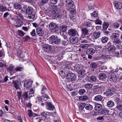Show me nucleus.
<instances>
[{"label": "nucleus", "mask_w": 122, "mask_h": 122, "mask_svg": "<svg viewBox=\"0 0 122 122\" xmlns=\"http://www.w3.org/2000/svg\"><path fill=\"white\" fill-rule=\"evenodd\" d=\"M108 79L111 81L114 82L117 80V78L115 75H112L108 76Z\"/></svg>", "instance_id": "25"}, {"label": "nucleus", "mask_w": 122, "mask_h": 122, "mask_svg": "<svg viewBox=\"0 0 122 122\" xmlns=\"http://www.w3.org/2000/svg\"><path fill=\"white\" fill-rule=\"evenodd\" d=\"M49 27L52 32H55L57 30V27L55 24L51 23L49 25Z\"/></svg>", "instance_id": "8"}, {"label": "nucleus", "mask_w": 122, "mask_h": 122, "mask_svg": "<svg viewBox=\"0 0 122 122\" xmlns=\"http://www.w3.org/2000/svg\"><path fill=\"white\" fill-rule=\"evenodd\" d=\"M102 99V97L100 95H97L95 97V100L97 101H101Z\"/></svg>", "instance_id": "29"}, {"label": "nucleus", "mask_w": 122, "mask_h": 122, "mask_svg": "<svg viewBox=\"0 0 122 122\" xmlns=\"http://www.w3.org/2000/svg\"><path fill=\"white\" fill-rule=\"evenodd\" d=\"M65 1L66 3V6L69 7H72L74 5V2L72 0H66Z\"/></svg>", "instance_id": "11"}, {"label": "nucleus", "mask_w": 122, "mask_h": 122, "mask_svg": "<svg viewBox=\"0 0 122 122\" xmlns=\"http://www.w3.org/2000/svg\"><path fill=\"white\" fill-rule=\"evenodd\" d=\"M41 115L46 119H48L47 112L43 111L41 113Z\"/></svg>", "instance_id": "40"}, {"label": "nucleus", "mask_w": 122, "mask_h": 122, "mask_svg": "<svg viewBox=\"0 0 122 122\" xmlns=\"http://www.w3.org/2000/svg\"><path fill=\"white\" fill-rule=\"evenodd\" d=\"M95 50L97 51H98L101 50H102V47L101 46H97L95 47Z\"/></svg>", "instance_id": "58"}, {"label": "nucleus", "mask_w": 122, "mask_h": 122, "mask_svg": "<svg viewBox=\"0 0 122 122\" xmlns=\"http://www.w3.org/2000/svg\"><path fill=\"white\" fill-rule=\"evenodd\" d=\"M61 48V47L59 46L57 47L56 46L55 47L54 51L56 52H59L60 51V49Z\"/></svg>", "instance_id": "62"}, {"label": "nucleus", "mask_w": 122, "mask_h": 122, "mask_svg": "<svg viewBox=\"0 0 122 122\" xmlns=\"http://www.w3.org/2000/svg\"><path fill=\"white\" fill-rule=\"evenodd\" d=\"M115 89L114 88L112 87L108 89L106 91V92L104 93L106 96H110L113 94V92L114 91Z\"/></svg>", "instance_id": "9"}, {"label": "nucleus", "mask_w": 122, "mask_h": 122, "mask_svg": "<svg viewBox=\"0 0 122 122\" xmlns=\"http://www.w3.org/2000/svg\"><path fill=\"white\" fill-rule=\"evenodd\" d=\"M6 8L2 5H0V11L1 12L5 11Z\"/></svg>", "instance_id": "61"}, {"label": "nucleus", "mask_w": 122, "mask_h": 122, "mask_svg": "<svg viewBox=\"0 0 122 122\" xmlns=\"http://www.w3.org/2000/svg\"><path fill=\"white\" fill-rule=\"evenodd\" d=\"M14 13L16 15L15 16V17L13 18V20H15V21H20V19H22L23 18L21 14L16 12Z\"/></svg>", "instance_id": "7"}, {"label": "nucleus", "mask_w": 122, "mask_h": 122, "mask_svg": "<svg viewBox=\"0 0 122 122\" xmlns=\"http://www.w3.org/2000/svg\"><path fill=\"white\" fill-rule=\"evenodd\" d=\"M7 69L8 71L10 73H11V72L13 71L14 72H15V69L14 66L12 64L10 65L7 68Z\"/></svg>", "instance_id": "16"}, {"label": "nucleus", "mask_w": 122, "mask_h": 122, "mask_svg": "<svg viewBox=\"0 0 122 122\" xmlns=\"http://www.w3.org/2000/svg\"><path fill=\"white\" fill-rule=\"evenodd\" d=\"M91 23L90 22L86 20L85 21L83 24V26L84 27H88L91 25Z\"/></svg>", "instance_id": "31"}, {"label": "nucleus", "mask_w": 122, "mask_h": 122, "mask_svg": "<svg viewBox=\"0 0 122 122\" xmlns=\"http://www.w3.org/2000/svg\"><path fill=\"white\" fill-rule=\"evenodd\" d=\"M97 66V65L94 62H92L90 64V67L92 68L96 69Z\"/></svg>", "instance_id": "49"}, {"label": "nucleus", "mask_w": 122, "mask_h": 122, "mask_svg": "<svg viewBox=\"0 0 122 122\" xmlns=\"http://www.w3.org/2000/svg\"><path fill=\"white\" fill-rule=\"evenodd\" d=\"M16 81L14 80H12L13 84H14V87L16 89H19V87Z\"/></svg>", "instance_id": "43"}, {"label": "nucleus", "mask_w": 122, "mask_h": 122, "mask_svg": "<svg viewBox=\"0 0 122 122\" xmlns=\"http://www.w3.org/2000/svg\"><path fill=\"white\" fill-rule=\"evenodd\" d=\"M31 85L32 82L31 81H25L24 83V86L26 88H28L30 87Z\"/></svg>", "instance_id": "19"}, {"label": "nucleus", "mask_w": 122, "mask_h": 122, "mask_svg": "<svg viewBox=\"0 0 122 122\" xmlns=\"http://www.w3.org/2000/svg\"><path fill=\"white\" fill-rule=\"evenodd\" d=\"M109 26V24L107 22L104 23L103 25V27L104 30H106Z\"/></svg>", "instance_id": "50"}, {"label": "nucleus", "mask_w": 122, "mask_h": 122, "mask_svg": "<svg viewBox=\"0 0 122 122\" xmlns=\"http://www.w3.org/2000/svg\"><path fill=\"white\" fill-rule=\"evenodd\" d=\"M18 32L19 36H20L22 37L24 35V32L21 30H18Z\"/></svg>", "instance_id": "52"}, {"label": "nucleus", "mask_w": 122, "mask_h": 122, "mask_svg": "<svg viewBox=\"0 0 122 122\" xmlns=\"http://www.w3.org/2000/svg\"><path fill=\"white\" fill-rule=\"evenodd\" d=\"M108 41V38L106 36L102 37L101 39V41L103 43H106Z\"/></svg>", "instance_id": "44"}, {"label": "nucleus", "mask_w": 122, "mask_h": 122, "mask_svg": "<svg viewBox=\"0 0 122 122\" xmlns=\"http://www.w3.org/2000/svg\"><path fill=\"white\" fill-rule=\"evenodd\" d=\"M36 31L37 35L39 36H42L44 34L43 30L41 28H37L36 29Z\"/></svg>", "instance_id": "13"}, {"label": "nucleus", "mask_w": 122, "mask_h": 122, "mask_svg": "<svg viewBox=\"0 0 122 122\" xmlns=\"http://www.w3.org/2000/svg\"><path fill=\"white\" fill-rule=\"evenodd\" d=\"M102 108V106L101 104H97L95 105V109L96 111H98L100 110Z\"/></svg>", "instance_id": "35"}, {"label": "nucleus", "mask_w": 122, "mask_h": 122, "mask_svg": "<svg viewBox=\"0 0 122 122\" xmlns=\"http://www.w3.org/2000/svg\"><path fill=\"white\" fill-rule=\"evenodd\" d=\"M75 70L78 74V76L82 77L84 75V72L83 71V68L82 67H80V66L77 64L74 67Z\"/></svg>", "instance_id": "3"}, {"label": "nucleus", "mask_w": 122, "mask_h": 122, "mask_svg": "<svg viewBox=\"0 0 122 122\" xmlns=\"http://www.w3.org/2000/svg\"><path fill=\"white\" fill-rule=\"evenodd\" d=\"M117 109L119 110H122V104H118L117 106Z\"/></svg>", "instance_id": "63"}, {"label": "nucleus", "mask_w": 122, "mask_h": 122, "mask_svg": "<svg viewBox=\"0 0 122 122\" xmlns=\"http://www.w3.org/2000/svg\"><path fill=\"white\" fill-rule=\"evenodd\" d=\"M51 8L53 10L52 12L53 14L55 15L58 14L59 13L57 10V7L56 6L53 5L51 6Z\"/></svg>", "instance_id": "12"}, {"label": "nucleus", "mask_w": 122, "mask_h": 122, "mask_svg": "<svg viewBox=\"0 0 122 122\" xmlns=\"http://www.w3.org/2000/svg\"><path fill=\"white\" fill-rule=\"evenodd\" d=\"M95 52V51L93 49L89 48L87 50L86 54H87L92 55Z\"/></svg>", "instance_id": "18"}, {"label": "nucleus", "mask_w": 122, "mask_h": 122, "mask_svg": "<svg viewBox=\"0 0 122 122\" xmlns=\"http://www.w3.org/2000/svg\"><path fill=\"white\" fill-rule=\"evenodd\" d=\"M26 12L27 14L30 15L28 16V18L29 19H33L35 17V14H33V10L32 8L28 7L27 9Z\"/></svg>", "instance_id": "4"}, {"label": "nucleus", "mask_w": 122, "mask_h": 122, "mask_svg": "<svg viewBox=\"0 0 122 122\" xmlns=\"http://www.w3.org/2000/svg\"><path fill=\"white\" fill-rule=\"evenodd\" d=\"M63 56L59 54L53 57V58H55L54 59L56 61H59L62 58Z\"/></svg>", "instance_id": "28"}, {"label": "nucleus", "mask_w": 122, "mask_h": 122, "mask_svg": "<svg viewBox=\"0 0 122 122\" xmlns=\"http://www.w3.org/2000/svg\"><path fill=\"white\" fill-rule=\"evenodd\" d=\"M115 5L116 8L118 9H121L122 8V4L120 2H116Z\"/></svg>", "instance_id": "24"}, {"label": "nucleus", "mask_w": 122, "mask_h": 122, "mask_svg": "<svg viewBox=\"0 0 122 122\" xmlns=\"http://www.w3.org/2000/svg\"><path fill=\"white\" fill-rule=\"evenodd\" d=\"M88 82L90 83H93L95 82L96 80V78L95 76H92L88 77L87 79Z\"/></svg>", "instance_id": "15"}, {"label": "nucleus", "mask_w": 122, "mask_h": 122, "mask_svg": "<svg viewBox=\"0 0 122 122\" xmlns=\"http://www.w3.org/2000/svg\"><path fill=\"white\" fill-rule=\"evenodd\" d=\"M23 68L19 66H17L16 67L15 69V72L18 71H21L23 70Z\"/></svg>", "instance_id": "45"}, {"label": "nucleus", "mask_w": 122, "mask_h": 122, "mask_svg": "<svg viewBox=\"0 0 122 122\" xmlns=\"http://www.w3.org/2000/svg\"><path fill=\"white\" fill-rule=\"evenodd\" d=\"M86 103H81L79 105V108L81 110H83L84 107H85Z\"/></svg>", "instance_id": "55"}, {"label": "nucleus", "mask_w": 122, "mask_h": 122, "mask_svg": "<svg viewBox=\"0 0 122 122\" xmlns=\"http://www.w3.org/2000/svg\"><path fill=\"white\" fill-rule=\"evenodd\" d=\"M119 35L117 33H113L111 37V38L112 40L116 39H118L119 37Z\"/></svg>", "instance_id": "27"}, {"label": "nucleus", "mask_w": 122, "mask_h": 122, "mask_svg": "<svg viewBox=\"0 0 122 122\" xmlns=\"http://www.w3.org/2000/svg\"><path fill=\"white\" fill-rule=\"evenodd\" d=\"M49 39L52 42L51 43L53 44L60 43V39L58 38L57 36H52L49 38Z\"/></svg>", "instance_id": "5"}, {"label": "nucleus", "mask_w": 122, "mask_h": 122, "mask_svg": "<svg viewBox=\"0 0 122 122\" xmlns=\"http://www.w3.org/2000/svg\"><path fill=\"white\" fill-rule=\"evenodd\" d=\"M22 97L25 100H28L30 99L28 94V92H23L22 95Z\"/></svg>", "instance_id": "20"}, {"label": "nucleus", "mask_w": 122, "mask_h": 122, "mask_svg": "<svg viewBox=\"0 0 122 122\" xmlns=\"http://www.w3.org/2000/svg\"><path fill=\"white\" fill-rule=\"evenodd\" d=\"M28 115L30 117H31L33 116H35L36 115V114L33 113L30 109L28 110Z\"/></svg>", "instance_id": "33"}, {"label": "nucleus", "mask_w": 122, "mask_h": 122, "mask_svg": "<svg viewBox=\"0 0 122 122\" xmlns=\"http://www.w3.org/2000/svg\"><path fill=\"white\" fill-rule=\"evenodd\" d=\"M43 49L45 51H51V46L49 45H45L43 46Z\"/></svg>", "instance_id": "23"}, {"label": "nucleus", "mask_w": 122, "mask_h": 122, "mask_svg": "<svg viewBox=\"0 0 122 122\" xmlns=\"http://www.w3.org/2000/svg\"><path fill=\"white\" fill-rule=\"evenodd\" d=\"M14 6L16 9L20 10L21 8V6L20 3H15L14 4Z\"/></svg>", "instance_id": "37"}, {"label": "nucleus", "mask_w": 122, "mask_h": 122, "mask_svg": "<svg viewBox=\"0 0 122 122\" xmlns=\"http://www.w3.org/2000/svg\"><path fill=\"white\" fill-rule=\"evenodd\" d=\"M87 39L92 41L94 42L95 41L94 38L93 37V35L90 34L87 36Z\"/></svg>", "instance_id": "41"}, {"label": "nucleus", "mask_w": 122, "mask_h": 122, "mask_svg": "<svg viewBox=\"0 0 122 122\" xmlns=\"http://www.w3.org/2000/svg\"><path fill=\"white\" fill-rule=\"evenodd\" d=\"M102 58L103 59L107 60L110 58V57L109 56L106 54L102 55Z\"/></svg>", "instance_id": "53"}, {"label": "nucleus", "mask_w": 122, "mask_h": 122, "mask_svg": "<svg viewBox=\"0 0 122 122\" xmlns=\"http://www.w3.org/2000/svg\"><path fill=\"white\" fill-rule=\"evenodd\" d=\"M79 100L81 101H85L87 100L88 97L87 96L85 95L82 96H80L79 97Z\"/></svg>", "instance_id": "34"}, {"label": "nucleus", "mask_w": 122, "mask_h": 122, "mask_svg": "<svg viewBox=\"0 0 122 122\" xmlns=\"http://www.w3.org/2000/svg\"><path fill=\"white\" fill-rule=\"evenodd\" d=\"M67 26L66 25H63L61 26L60 27V29L61 32L60 34H61V32H66L67 30Z\"/></svg>", "instance_id": "21"}, {"label": "nucleus", "mask_w": 122, "mask_h": 122, "mask_svg": "<svg viewBox=\"0 0 122 122\" xmlns=\"http://www.w3.org/2000/svg\"><path fill=\"white\" fill-rule=\"evenodd\" d=\"M114 105V102L112 101H108L107 103V106L109 107H112Z\"/></svg>", "instance_id": "32"}, {"label": "nucleus", "mask_w": 122, "mask_h": 122, "mask_svg": "<svg viewBox=\"0 0 122 122\" xmlns=\"http://www.w3.org/2000/svg\"><path fill=\"white\" fill-rule=\"evenodd\" d=\"M41 91V93L42 94H45V96H44V98L45 101H46V100H47V99L49 98V97L46 94L47 93L48 91L45 86H42Z\"/></svg>", "instance_id": "6"}, {"label": "nucleus", "mask_w": 122, "mask_h": 122, "mask_svg": "<svg viewBox=\"0 0 122 122\" xmlns=\"http://www.w3.org/2000/svg\"><path fill=\"white\" fill-rule=\"evenodd\" d=\"M34 93V91L33 89H31L30 91L28 92V93L30 98V97L33 96L32 95Z\"/></svg>", "instance_id": "57"}, {"label": "nucleus", "mask_w": 122, "mask_h": 122, "mask_svg": "<svg viewBox=\"0 0 122 122\" xmlns=\"http://www.w3.org/2000/svg\"><path fill=\"white\" fill-rule=\"evenodd\" d=\"M68 12L71 14H73L74 13L75 10L73 8H70L67 9Z\"/></svg>", "instance_id": "59"}, {"label": "nucleus", "mask_w": 122, "mask_h": 122, "mask_svg": "<svg viewBox=\"0 0 122 122\" xmlns=\"http://www.w3.org/2000/svg\"><path fill=\"white\" fill-rule=\"evenodd\" d=\"M34 93V91L33 89H31L30 91L28 92V93L30 98V97L33 96L32 95Z\"/></svg>", "instance_id": "56"}, {"label": "nucleus", "mask_w": 122, "mask_h": 122, "mask_svg": "<svg viewBox=\"0 0 122 122\" xmlns=\"http://www.w3.org/2000/svg\"><path fill=\"white\" fill-rule=\"evenodd\" d=\"M68 34L70 36H75L78 34L76 30L73 29L69 30L68 31Z\"/></svg>", "instance_id": "10"}, {"label": "nucleus", "mask_w": 122, "mask_h": 122, "mask_svg": "<svg viewBox=\"0 0 122 122\" xmlns=\"http://www.w3.org/2000/svg\"><path fill=\"white\" fill-rule=\"evenodd\" d=\"M115 49V47L113 45H109V46L108 48V50L110 52L113 51Z\"/></svg>", "instance_id": "36"}, {"label": "nucleus", "mask_w": 122, "mask_h": 122, "mask_svg": "<svg viewBox=\"0 0 122 122\" xmlns=\"http://www.w3.org/2000/svg\"><path fill=\"white\" fill-rule=\"evenodd\" d=\"M80 47L83 49H86L89 47L88 44H85L83 45H80L79 46Z\"/></svg>", "instance_id": "46"}, {"label": "nucleus", "mask_w": 122, "mask_h": 122, "mask_svg": "<svg viewBox=\"0 0 122 122\" xmlns=\"http://www.w3.org/2000/svg\"><path fill=\"white\" fill-rule=\"evenodd\" d=\"M78 40V38L77 37H74L70 39V41L71 43L75 44L77 42Z\"/></svg>", "instance_id": "26"}, {"label": "nucleus", "mask_w": 122, "mask_h": 122, "mask_svg": "<svg viewBox=\"0 0 122 122\" xmlns=\"http://www.w3.org/2000/svg\"><path fill=\"white\" fill-rule=\"evenodd\" d=\"M86 92L85 90L83 89H80L78 93L79 94L82 95L84 94Z\"/></svg>", "instance_id": "47"}, {"label": "nucleus", "mask_w": 122, "mask_h": 122, "mask_svg": "<svg viewBox=\"0 0 122 122\" xmlns=\"http://www.w3.org/2000/svg\"><path fill=\"white\" fill-rule=\"evenodd\" d=\"M85 87L86 89H90L92 87V85L91 83H87L85 85Z\"/></svg>", "instance_id": "42"}, {"label": "nucleus", "mask_w": 122, "mask_h": 122, "mask_svg": "<svg viewBox=\"0 0 122 122\" xmlns=\"http://www.w3.org/2000/svg\"><path fill=\"white\" fill-rule=\"evenodd\" d=\"M24 40L25 41H27L30 39V38L28 35L25 36L24 37Z\"/></svg>", "instance_id": "60"}, {"label": "nucleus", "mask_w": 122, "mask_h": 122, "mask_svg": "<svg viewBox=\"0 0 122 122\" xmlns=\"http://www.w3.org/2000/svg\"><path fill=\"white\" fill-rule=\"evenodd\" d=\"M60 75L63 78H65L69 82L75 81L76 79V76L75 74L69 73L68 71L64 73V74L63 73Z\"/></svg>", "instance_id": "1"}, {"label": "nucleus", "mask_w": 122, "mask_h": 122, "mask_svg": "<svg viewBox=\"0 0 122 122\" xmlns=\"http://www.w3.org/2000/svg\"><path fill=\"white\" fill-rule=\"evenodd\" d=\"M113 25V28L114 29L118 28L120 25V24L117 22L114 23Z\"/></svg>", "instance_id": "54"}, {"label": "nucleus", "mask_w": 122, "mask_h": 122, "mask_svg": "<svg viewBox=\"0 0 122 122\" xmlns=\"http://www.w3.org/2000/svg\"><path fill=\"white\" fill-rule=\"evenodd\" d=\"M95 23L96 24H101L102 21L99 19H97L95 21Z\"/></svg>", "instance_id": "64"}, {"label": "nucleus", "mask_w": 122, "mask_h": 122, "mask_svg": "<svg viewBox=\"0 0 122 122\" xmlns=\"http://www.w3.org/2000/svg\"><path fill=\"white\" fill-rule=\"evenodd\" d=\"M70 65V63L68 62H66L62 66L63 69L60 71L59 72L60 74H62L63 73L64 74L65 72L70 71L71 70V68L69 66Z\"/></svg>", "instance_id": "2"}, {"label": "nucleus", "mask_w": 122, "mask_h": 122, "mask_svg": "<svg viewBox=\"0 0 122 122\" xmlns=\"http://www.w3.org/2000/svg\"><path fill=\"white\" fill-rule=\"evenodd\" d=\"M101 113L104 115H110V114L109 113V110L106 108H103L101 111Z\"/></svg>", "instance_id": "14"}, {"label": "nucleus", "mask_w": 122, "mask_h": 122, "mask_svg": "<svg viewBox=\"0 0 122 122\" xmlns=\"http://www.w3.org/2000/svg\"><path fill=\"white\" fill-rule=\"evenodd\" d=\"M54 108V106L51 102H49L47 103L46 109L49 110H52Z\"/></svg>", "instance_id": "17"}, {"label": "nucleus", "mask_w": 122, "mask_h": 122, "mask_svg": "<svg viewBox=\"0 0 122 122\" xmlns=\"http://www.w3.org/2000/svg\"><path fill=\"white\" fill-rule=\"evenodd\" d=\"M82 33L84 35H88V30L86 28H83L82 29Z\"/></svg>", "instance_id": "38"}, {"label": "nucleus", "mask_w": 122, "mask_h": 122, "mask_svg": "<svg viewBox=\"0 0 122 122\" xmlns=\"http://www.w3.org/2000/svg\"><path fill=\"white\" fill-rule=\"evenodd\" d=\"M113 42L114 44L116 45L117 44H119L120 43V41L119 39H113Z\"/></svg>", "instance_id": "51"}, {"label": "nucleus", "mask_w": 122, "mask_h": 122, "mask_svg": "<svg viewBox=\"0 0 122 122\" xmlns=\"http://www.w3.org/2000/svg\"><path fill=\"white\" fill-rule=\"evenodd\" d=\"M93 107L90 104H86L85 107V109L87 110H92Z\"/></svg>", "instance_id": "39"}, {"label": "nucleus", "mask_w": 122, "mask_h": 122, "mask_svg": "<svg viewBox=\"0 0 122 122\" xmlns=\"http://www.w3.org/2000/svg\"><path fill=\"white\" fill-rule=\"evenodd\" d=\"M106 76H107L105 73H102L99 75L98 77L99 80H103L106 78Z\"/></svg>", "instance_id": "22"}, {"label": "nucleus", "mask_w": 122, "mask_h": 122, "mask_svg": "<svg viewBox=\"0 0 122 122\" xmlns=\"http://www.w3.org/2000/svg\"><path fill=\"white\" fill-rule=\"evenodd\" d=\"M100 34L101 33L99 32H94L93 34V37L94 38V39H97L99 37Z\"/></svg>", "instance_id": "30"}, {"label": "nucleus", "mask_w": 122, "mask_h": 122, "mask_svg": "<svg viewBox=\"0 0 122 122\" xmlns=\"http://www.w3.org/2000/svg\"><path fill=\"white\" fill-rule=\"evenodd\" d=\"M37 122H44L46 121V119L42 117H38L37 118Z\"/></svg>", "instance_id": "48"}]
</instances>
